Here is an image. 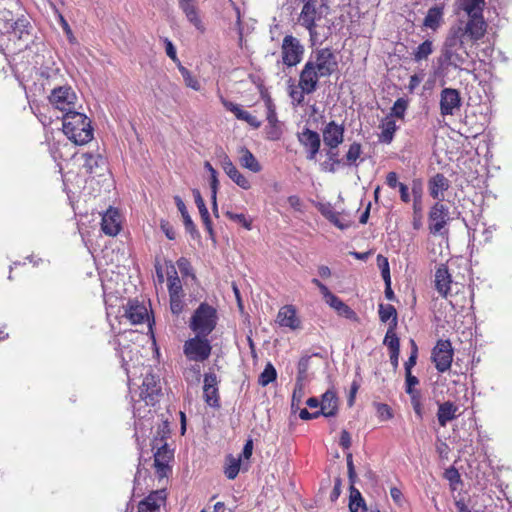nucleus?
I'll list each match as a JSON object with an SVG mask.
<instances>
[{"label":"nucleus","instance_id":"3","mask_svg":"<svg viewBox=\"0 0 512 512\" xmlns=\"http://www.w3.org/2000/svg\"><path fill=\"white\" fill-rule=\"evenodd\" d=\"M62 119L64 134L76 145H84L93 138L90 120L83 113L70 111Z\"/></svg>","mask_w":512,"mask_h":512},{"label":"nucleus","instance_id":"43","mask_svg":"<svg viewBox=\"0 0 512 512\" xmlns=\"http://www.w3.org/2000/svg\"><path fill=\"white\" fill-rule=\"evenodd\" d=\"M178 69H179V72L181 73L183 79H184V82L186 84L187 87L195 90V91H199L200 90V83L199 81L191 74V72L186 68L184 67L181 63L178 64Z\"/></svg>","mask_w":512,"mask_h":512},{"label":"nucleus","instance_id":"55","mask_svg":"<svg viewBox=\"0 0 512 512\" xmlns=\"http://www.w3.org/2000/svg\"><path fill=\"white\" fill-rule=\"evenodd\" d=\"M411 344H412L411 355L409 356L408 360L404 364L405 373H411V369L416 365L418 349H417V346H416L414 340H411Z\"/></svg>","mask_w":512,"mask_h":512},{"label":"nucleus","instance_id":"5","mask_svg":"<svg viewBox=\"0 0 512 512\" xmlns=\"http://www.w3.org/2000/svg\"><path fill=\"white\" fill-rule=\"evenodd\" d=\"M217 320V310L213 306L203 302L194 311L189 321V328L195 334L208 336L216 328Z\"/></svg>","mask_w":512,"mask_h":512},{"label":"nucleus","instance_id":"34","mask_svg":"<svg viewBox=\"0 0 512 512\" xmlns=\"http://www.w3.org/2000/svg\"><path fill=\"white\" fill-rule=\"evenodd\" d=\"M442 18L443 6L436 5L428 10L423 24L425 27L435 30L440 25Z\"/></svg>","mask_w":512,"mask_h":512},{"label":"nucleus","instance_id":"62","mask_svg":"<svg viewBox=\"0 0 512 512\" xmlns=\"http://www.w3.org/2000/svg\"><path fill=\"white\" fill-rule=\"evenodd\" d=\"M240 120L247 122L250 126L256 129L261 126V121L246 110L241 114Z\"/></svg>","mask_w":512,"mask_h":512},{"label":"nucleus","instance_id":"27","mask_svg":"<svg viewBox=\"0 0 512 512\" xmlns=\"http://www.w3.org/2000/svg\"><path fill=\"white\" fill-rule=\"evenodd\" d=\"M458 406L451 401H446L438 405L437 419L439 425L445 427L448 422L457 418Z\"/></svg>","mask_w":512,"mask_h":512},{"label":"nucleus","instance_id":"58","mask_svg":"<svg viewBox=\"0 0 512 512\" xmlns=\"http://www.w3.org/2000/svg\"><path fill=\"white\" fill-rule=\"evenodd\" d=\"M105 160L101 156L94 157L92 155H87L85 161V167L92 173L93 168L99 165H104Z\"/></svg>","mask_w":512,"mask_h":512},{"label":"nucleus","instance_id":"7","mask_svg":"<svg viewBox=\"0 0 512 512\" xmlns=\"http://www.w3.org/2000/svg\"><path fill=\"white\" fill-rule=\"evenodd\" d=\"M451 30L456 34H459V36L464 40L468 38L469 40L476 42L484 37L487 30V23L483 16H478L468 18V21L464 26H453L451 27Z\"/></svg>","mask_w":512,"mask_h":512},{"label":"nucleus","instance_id":"19","mask_svg":"<svg viewBox=\"0 0 512 512\" xmlns=\"http://www.w3.org/2000/svg\"><path fill=\"white\" fill-rule=\"evenodd\" d=\"M450 188V181L442 173H437L428 181L429 194L437 202L444 200V192Z\"/></svg>","mask_w":512,"mask_h":512},{"label":"nucleus","instance_id":"1","mask_svg":"<svg viewBox=\"0 0 512 512\" xmlns=\"http://www.w3.org/2000/svg\"><path fill=\"white\" fill-rule=\"evenodd\" d=\"M22 12L19 0H0V32L9 35L16 49L21 51L33 43V26Z\"/></svg>","mask_w":512,"mask_h":512},{"label":"nucleus","instance_id":"35","mask_svg":"<svg viewBox=\"0 0 512 512\" xmlns=\"http://www.w3.org/2000/svg\"><path fill=\"white\" fill-rule=\"evenodd\" d=\"M349 509L350 512H367L365 500L354 486L350 487Z\"/></svg>","mask_w":512,"mask_h":512},{"label":"nucleus","instance_id":"23","mask_svg":"<svg viewBox=\"0 0 512 512\" xmlns=\"http://www.w3.org/2000/svg\"><path fill=\"white\" fill-rule=\"evenodd\" d=\"M452 278L445 265H440L435 271V289L444 298L450 294Z\"/></svg>","mask_w":512,"mask_h":512},{"label":"nucleus","instance_id":"24","mask_svg":"<svg viewBox=\"0 0 512 512\" xmlns=\"http://www.w3.org/2000/svg\"><path fill=\"white\" fill-rule=\"evenodd\" d=\"M172 457L173 453L166 444L160 447L154 454V466L159 477L167 476L168 471H170L169 462Z\"/></svg>","mask_w":512,"mask_h":512},{"label":"nucleus","instance_id":"21","mask_svg":"<svg viewBox=\"0 0 512 512\" xmlns=\"http://www.w3.org/2000/svg\"><path fill=\"white\" fill-rule=\"evenodd\" d=\"M217 384H218V380H217L216 374L206 373L204 375V386H203L204 399H205L206 403L212 407L219 406Z\"/></svg>","mask_w":512,"mask_h":512},{"label":"nucleus","instance_id":"25","mask_svg":"<svg viewBox=\"0 0 512 512\" xmlns=\"http://www.w3.org/2000/svg\"><path fill=\"white\" fill-rule=\"evenodd\" d=\"M277 322L282 327H288L295 330L300 327V321L297 318L296 310L291 305L282 307L277 315Z\"/></svg>","mask_w":512,"mask_h":512},{"label":"nucleus","instance_id":"13","mask_svg":"<svg viewBox=\"0 0 512 512\" xmlns=\"http://www.w3.org/2000/svg\"><path fill=\"white\" fill-rule=\"evenodd\" d=\"M461 106V97L457 89L444 88L440 93V113L442 116L454 115Z\"/></svg>","mask_w":512,"mask_h":512},{"label":"nucleus","instance_id":"36","mask_svg":"<svg viewBox=\"0 0 512 512\" xmlns=\"http://www.w3.org/2000/svg\"><path fill=\"white\" fill-rule=\"evenodd\" d=\"M174 200H175V204H176L179 212L182 215L185 229L189 233L193 234L194 232H196V226H195L194 222L192 221V219H191V217H190V215H189V213L187 211L185 203L183 202V200L179 196H175Z\"/></svg>","mask_w":512,"mask_h":512},{"label":"nucleus","instance_id":"22","mask_svg":"<svg viewBox=\"0 0 512 512\" xmlns=\"http://www.w3.org/2000/svg\"><path fill=\"white\" fill-rule=\"evenodd\" d=\"M179 8L185 14L187 20L199 31L203 32L205 27L198 14L196 0H178Z\"/></svg>","mask_w":512,"mask_h":512},{"label":"nucleus","instance_id":"64","mask_svg":"<svg viewBox=\"0 0 512 512\" xmlns=\"http://www.w3.org/2000/svg\"><path fill=\"white\" fill-rule=\"evenodd\" d=\"M161 230L164 232L166 237L170 240H174L176 238V232L174 228L167 221H161Z\"/></svg>","mask_w":512,"mask_h":512},{"label":"nucleus","instance_id":"57","mask_svg":"<svg viewBox=\"0 0 512 512\" xmlns=\"http://www.w3.org/2000/svg\"><path fill=\"white\" fill-rule=\"evenodd\" d=\"M384 344H386L390 351L399 350V338L394 333H390V330L386 333Z\"/></svg>","mask_w":512,"mask_h":512},{"label":"nucleus","instance_id":"18","mask_svg":"<svg viewBox=\"0 0 512 512\" xmlns=\"http://www.w3.org/2000/svg\"><path fill=\"white\" fill-rule=\"evenodd\" d=\"M101 229L108 236H116L121 229L120 214L117 209L109 208L102 216Z\"/></svg>","mask_w":512,"mask_h":512},{"label":"nucleus","instance_id":"44","mask_svg":"<svg viewBox=\"0 0 512 512\" xmlns=\"http://www.w3.org/2000/svg\"><path fill=\"white\" fill-rule=\"evenodd\" d=\"M362 153V147L360 143L354 142L349 146L348 152L346 153V165H355L356 161L359 159L360 155Z\"/></svg>","mask_w":512,"mask_h":512},{"label":"nucleus","instance_id":"8","mask_svg":"<svg viewBox=\"0 0 512 512\" xmlns=\"http://www.w3.org/2000/svg\"><path fill=\"white\" fill-rule=\"evenodd\" d=\"M282 61L288 67L296 66L301 62L304 54V46L292 36L286 35L281 45Z\"/></svg>","mask_w":512,"mask_h":512},{"label":"nucleus","instance_id":"50","mask_svg":"<svg viewBox=\"0 0 512 512\" xmlns=\"http://www.w3.org/2000/svg\"><path fill=\"white\" fill-rule=\"evenodd\" d=\"M177 267L180 271V273L182 274V276H185V277H192L193 279H195V274L193 272V268L191 266V263L190 261L185 258V257H180L177 262Z\"/></svg>","mask_w":512,"mask_h":512},{"label":"nucleus","instance_id":"54","mask_svg":"<svg viewBox=\"0 0 512 512\" xmlns=\"http://www.w3.org/2000/svg\"><path fill=\"white\" fill-rule=\"evenodd\" d=\"M170 297V309L171 312L175 315H179L184 308V303L182 301L181 295L169 296Z\"/></svg>","mask_w":512,"mask_h":512},{"label":"nucleus","instance_id":"33","mask_svg":"<svg viewBox=\"0 0 512 512\" xmlns=\"http://www.w3.org/2000/svg\"><path fill=\"white\" fill-rule=\"evenodd\" d=\"M413 195V215L422 216L423 184L421 179H414L411 185Z\"/></svg>","mask_w":512,"mask_h":512},{"label":"nucleus","instance_id":"47","mask_svg":"<svg viewBox=\"0 0 512 512\" xmlns=\"http://www.w3.org/2000/svg\"><path fill=\"white\" fill-rule=\"evenodd\" d=\"M174 275H169L168 277V291L169 296L181 295L182 292V284L177 276V272L174 270Z\"/></svg>","mask_w":512,"mask_h":512},{"label":"nucleus","instance_id":"38","mask_svg":"<svg viewBox=\"0 0 512 512\" xmlns=\"http://www.w3.org/2000/svg\"><path fill=\"white\" fill-rule=\"evenodd\" d=\"M382 131L379 136V141L382 143L389 144L394 137V133L397 129L396 123L394 120L390 118H386L385 121L381 125Z\"/></svg>","mask_w":512,"mask_h":512},{"label":"nucleus","instance_id":"10","mask_svg":"<svg viewBox=\"0 0 512 512\" xmlns=\"http://www.w3.org/2000/svg\"><path fill=\"white\" fill-rule=\"evenodd\" d=\"M453 348L449 340L437 341L432 350V361L438 372L444 373L450 369L453 361Z\"/></svg>","mask_w":512,"mask_h":512},{"label":"nucleus","instance_id":"48","mask_svg":"<svg viewBox=\"0 0 512 512\" xmlns=\"http://www.w3.org/2000/svg\"><path fill=\"white\" fill-rule=\"evenodd\" d=\"M305 384H306L305 382H298V381L295 382V386H294V390H293V394H292V402H291L292 409L301 403V401L304 397V394H305Z\"/></svg>","mask_w":512,"mask_h":512},{"label":"nucleus","instance_id":"2","mask_svg":"<svg viewBox=\"0 0 512 512\" xmlns=\"http://www.w3.org/2000/svg\"><path fill=\"white\" fill-rule=\"evenodd\" d=\"M338 67L336 55L329 48L313 52L300 72L304 84L311 89L318 87L319 78L329 77Z\"/></svg>","mask_w":512,"mask_h":512},{"label":"nucleus","instance_id":"56","mask_svg":"<svg viewBox=\"0 0 512 512\" xmlns=\"http://www.w3.org/2000/svg\"><path fill=\"white\" fill-rule=\"evenodd\" d=\"M282 135V130L279 124H268L266 127V137L268 140H278Z\"/></svg>","mask_w":512,"mask_h":512},{"label":"nucleus","instance_id":"29","mask_svg":"<svg viewBox=\"0 0 512 512\" xmlns=\"http://www.w3.org/2000/svg\"><path fill=\"white\" fill-rule=\"evenodd\" d=\"M337 314L341 317L352 321H358V316L353 309H351L346 303H344L336 295L327 303Z\"/></svg>","mask_w":512,"mask_h":512},{"label":"nucleus","instance_id":"46","mask_svg":"<svg viewBox=\"0 0 512 512\" xmlns=\"http://www.w3.org/2000/svg\"><path fill=\"white\" fill-rule=\"evenodd\" d=\"M227 175L242 189L248 190L251 187L250 181L238 171L236 166L231 170V172L227 173Z\"/></svg>","mask_w":512,"mask_h":512},{"label":"nucleus","instance_id":"45","mask_svg":"<svg viewBox=\"0 0 512 512\" xmlns=\"http://www.w3.org/2000/svg\"><path fill=\"white\" fill-rule=\"evenodd\" d=\"M227 467L225 468V475L228 479L233 480L237 477L239 471H240V462L241 459L234 458L232 456H229L227 458Z\"/></svg>","mask_w":512,"mask_h":512},{"label":"nucleus","instance_id":"51","mask_svg":"<svg viewBox=\"0 0 512 512\" xmlns=\"http://www.w3.org/2000/svg\"><path fill=\"white\" fill-rule=\"evenodd\" d=\"M265 106L267 109L266 119L268 124H279L276 114V107L270 97L265 99Z\"/></svg>","mask_w":512,"mask_h":512},{"label":"nucleus","instance_id":"42","mask_svg":"<svg viewBox=\"0 0 512 512\" xmlns=\"http://www.w3.org/2000/svg\"><path fill=\"white\" fill-rule=\"evenodd\" d=\"M206 167H208L212 171L211 199H212V204H213V212L218 217L217 190H218L219 182H218V178H217V172L209 162H206Z\"/></svg>","mask_w":512,"mask_h":512},{"label":"nucleus","instance_id":"52","mask_svg":"<svg viewBox=\"0 0 512 512\" xmlns=\"http://www.w3.org/2000/svg\"><path fill=\"white\" fill-rule=\"evenodd\" d=\"M226 216L239 224H241L245 229L251 230L252 228V221L250 219H247L244 214H237L233 213L231 211L226 212Z\"/></svg>","mask_w":512,"mask_h":512},{"label":"nucleus","instance_id":"14","mask_svg":"<svg viewBox=\"0 0 512 512\" xmlns=\"http://www.w3.org/2000/svg\"><path fill=\"white\" fill-rule=\"evenodd\" d=\"M345 128L343 124L330 121L322 129L324 145L327 148H338L344 141Z\"/></svg>","mask_w":512,"mask_h":512},{"label":"nucleus","instance_id":"6","mask_svg":"<svg viewBox=\"0 0 512 512\" xmlns=\"http://www.w3.org/2000/svg\"><path fill=\"white\" fill-rule=\"evenodd\" d=\"M212 346L207 336L195 334L185 341L183 353L189 361L204 362L211 355Z\"/></svg>","mask_w":512,"mask_h":512},{"label":"nucleus","instance_id":"61","mask_svg":"<svg viewBox=\"0 0 512 512\" xmlns=\"http://www.w3.org/2000/svg\"><path fill=\"white\" fill-rule=\"evenodd\" d=\"M193 195H194L195 203H196V206H197V208L199 210L200 215H205V213L208 212V209H207V207L205 205V202H204V200H203V198L201 196L200 191L197 190V189H194L193 190Z\"/></svg>","mask_w":512,"mask_h":512},{"label":"nucleus","instance_id":"11","mask_svg":"<svg viewBox=\"0 0 512 512\" xmlns=\"http://www.w3.org/2000/svg\"><path fill=\"white\" fill-rule=\"evenodd\" d=\"M316 4L317 2L303 3V7L298 18L299 24L309 31L312 44H315L318 40V34L315 28L316 19L320 17V13L317 11Z\"/></svg>","mask_w":512,"mask_h":512},{"label":"nucleus","instance_id":"28","mask_svg":"<svg viewBox=\"0 0 512 512\" xmlns=\"http://www.w3.org/2000/svg\"><path fill=\"white\" fill-rule=\"evenodd\" d=\"M485 0H458L459 9L464 11L468 18L483 16Z\"/></svg>","mask_w":512,"mask_h":512},{"label":"nucleus","instance_id":"37","mask_svg":"<svg viewBox=\"0 0 512 512\" xmlns=\"http://www.w3.org/2000/svg\"><path fill=\"white\" fill-rule=\"evenodd\" d=\"M379 318L386 323L391 319V328L397 325V311L391 304H379Z\"/></svg>","mask_w":512,"mask_h":512},{"label":"nucleus","instance_id":"16","mask_svg":"<svg viewBox=\"0 0 512 512\" xmlns=\"http://www.w3.org/2000/svg\"><path fill=\"white\" fill-rule=\"evenodd\" d=\"M140 390L141 400H143L146 405H154L161 391V387L154 375L147 374L143 379Z\"/></svg>","mask_w":512,"mask_h":512},{"label":"nucleus","instance_id":"12","mask_svg":"<svg viewBox=\"0 0 512 512\" xmlns=\"http://www.w3.org/2000/svg\"><path fill=\"white\" fill-rule=\"evenodd\" d=\"M449 220V208L441 202H436L429 211L430 233H441Z\"/></svg>","mask_w":512,"mask_h":512},{"label":"nucleus","instance_id":"30","mask_svg":"<svg viewBox=\"0 0 512 512\" xmlns=\"http://www.w3.org/2000/svg\"><path fill=\"white\" fill-rule=\"evenodd\" d=\"M322 215L340 230H346L351 226V220L342 216L331 207L324 208Z\"/></svg>","mask_w":512,"mask_h":512},{"label":"nucleus","instance_id":"20","mask_svg":"<svg viewBox=\"0 0 512 512\" xmlns=\"http://www.w3.org/2000/svg\"><path fill=\"white\" fill-rule=\"evenodd\" d=\"M165 490H156L151 492L138 505V512H160V507L165 503Z\"/></svg>","mask_w":512,"mask_h":512},{"label":"nucleus","instance_id":"32","mask_svg":"<svg viewBox=\"0 0 512 512\" xmlns=\"http://www.w3.org/2000/svg\"><path fill=\"white\" fill-rule=\"evenodd\" d=\"M240 157L239 163L242 167L252 171L253 173H258L261 171L262 167L255 156L245 147L240 149Z\"/></svg>","mask_w":512,"mask_h":512},{"label":"nucleus","instance_id":"59","mask_svg":"<svg viewBox=\"0 0 512 512\" xmlns=\"http://www.w3.org/2000/svg\"><path fill=\"white\" fill-rule=\"evenodd\" d=\"M377 408V415L381 420H388L392 418L393 414L391 411V408L384 403H378L376 405Z\"/></svg>","mask_w":512,"mask_h":512},{"label":"nucleus","instance_id":"17","mask_svg":"<svg viewBox=\"0 0 512 512\" xmlns=\"http://www.w3.org/2000/svg\"><path fill=\"white\" fill-rule=\"evenodd\" d=\"M124 316L131 324H141L148 318V310L144 304L137 300H130L124 307Z\"/></svg>","mask_w":512,"mask_h":512},{"label":"nucleus","instance_id":"4","mask_svg":"<svg viewBox=\"0 0 512 512\" xmlns=\"http://www.w3.org/2000/svg\"><path fill=\"white\" fill-rule=\"evenodd\" d=\"M444 63L455 69H461L468 62L469 54L464 39L450 29L441 50Z\"/></svg>","mask_w":512,"mask_h":512},{"label":"nucleus","instance_id":"31","mask_svg":"<svg viewBox=\"0 0 512 512\" xmlns=\"http://www.w3.org/2000/svg\"><path fill=\"white\" fill-rule=\"evenodd\" d=\"M302 81V75H299L298 87L291 85L289 90V96L297 105L303 104L305 94H312L317 90V86L314 85L313 89H311L310 87L307 88V86Z\"/></svg>","mask_w":512,"mask_h":512},{"label":"nucleus","instance_id":"60","mask_svg":"<svg viewBox=\"0 0 512 512\" xmlns=\"http://www.w3.org/2000/svg\"><path fill=\"white\" fill-rule=\"evenodd\" d=\"M222 103L227 110L231 111L235 115V117L238 120H240L241 114H243V112H244V110L240 107V105L233 103L231 101L225 100V99H222Z\"/></svg>","mask_w":512,"mask_h":512},{"label":"nucleus","instance_id":"15","mask_svg":"<svg viewBox=\"0 0 512 512\" xmlns=\"http://www.w3.org/2000/svg\"><path fill=\"white\" fill-rule=\"evenodd\" d=\"M298 141L307 149V159L315 160L321 146L320 135L309 128H304L303 131L298 134Z\"/></svg>","mask_w":512,"mask_h":512},{"label":"nucleus","instance_id":"49","mask_svg":"<svg viewBox=\"0 0 512 512\" xmlns=\"http://www.w3.org/2000/svg\"><path fill=\"white\" fill-rule=\"evenodd\" d=\"M407 107L408 100L405 98H398L393 104L391 115L397 118H403Z\"/></svg>","mask_w":512,"mask_h":512},{"label":"nucleus","instance_id":"63","mask_svg":"<svg viewBox=\"0 0 512 512\" xmlns=\"http://www.w3.org/2000/svg\"><path fill=\"white\" fill-rule=\"evenodd\" d=\"M165 48H166V54L169 58H171L174 62H179V59L177 57L176 48L173 45V43L169 39H165Z\"/></svg>","mask_w":512,"mask_h":512},{"label":"nucleus","instance_id":"39","mask_svg":"<svg viewBox=\"0 0 512 512\" xmlns=\"http://www.w3.org/2000/svg\"><path fill=\"white\" fill-rule=\"evenodd\" d=\"M277 378V371L272 363L268 362L258 378L259 385L265 387L274 382Z\"/></svg>","mask_w":512,"mask_h":512},{"label":"nucleus","instance_id":"40","mask_svg":"<svg viewBox=\"0 0 512 512\" xmlns=\"http://www.w3.org/2000/svg\"><path fill=\"white\" fill-rule=\"evenodd\" d=\"M312 356H302L297 365V376L296 381L307 382L308 381V370L310 368V360Z\"/></svg>","mask_w":512,"mask_h":512},{"label":"nucleus","instance_id":"9","mask_svg":"<svg viewBox=\"0 0 512 512\" xmlns=\"http://www.w3.org/2000/svg\"><path fill=\"white\" fill-rule=\"evenodd\" d=\"M49 100L56 109L65 113L76 110L77 96L71 87L54 88L49 96Z\"/></svg>","mask_w":512,"mask_h":512},{"label":"nucleus","instance_id":"41","mask_svg":"<svg viewBox=\"0 0 512 512\" xmlns=\"http://www.w3.org/2000/svg\"><path fill=\"white\" fill-rule=\"evenodd\" d=\"M433 52V43L431 40H425L421 43L416 50L414 51V60L416 62H420L422 60H426L430 54Z\"/></svg>","mask_w":512,"mask_h":512},{"label":"nucleus","instance_id":"53","mask_svg":"<svg viewBox=\"0 0 512 512\" xmlns=\"http://www.w3.org/2000/svg\"><path fill=\"white\" fill-rule=\"evenodd\" d=\"M405 377H406V389H405L406 393L408 395H410L411 397L415 396V395H419V393L413 389V387L419 383L418 378L416 376L412 375V373H405Z\"/></svg>","mask_w":512,"mask_h":512},{"label":"nucleus","instance_id":"26","mask_svg":"<svg viewBox=\"0 0 512 512\" xmlns=\"http://www.w3.org/2000/svg\"><path fill=\"white\" fill-rule=\"evenodd\" d=\"M321 413L324 417H333L338 411V398L332 390H327L320 402Z\"/></svg>","mask_w":512,"mask_h":512}]
</instances>
